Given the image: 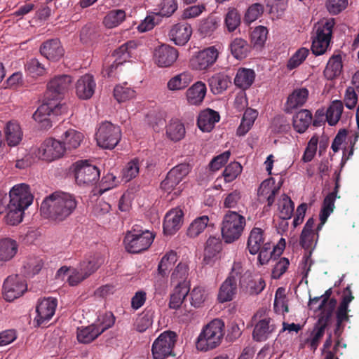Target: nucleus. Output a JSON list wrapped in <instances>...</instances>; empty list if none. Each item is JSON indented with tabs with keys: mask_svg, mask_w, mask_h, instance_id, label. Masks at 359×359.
Wrapping results in <instances>:
<instances>
[{
	"mask_svg": "<svg viewBox=\"0 0 359 359\" xmlns=\"http://www.w3.org/2000/svg\"><path fill=\"white\" fill-rule=\"evenodd\" d=\"M336 304L335 299H331L330 302H325V298L320 297L310 299L309 302L310 309L315 312L320 311V318L325 320H327L332 316Z\"/></svg>",
	"mask_w": 359,
	"mask_h": 359,
	"instance_id": "20",
	"label": "nucleus"
},
{
	"mask_svg": "<svg viewBox=\"0 0 359 359\" xmlns=\"http://www.w3.org/2000/svg\"><path fill=\"white\" fill-rule=\"evenodd\" d=\"M255 73L254 70L247 68L238 69L234 78V83L236 86L243 90L248 88L254 82Z\"/></svg>",
	"mask_w": 359,
	"mask_h": 359,
	"instance_id": "39",
	"label": "nucleus"
},
{
	"mask_svg": "<svg viewBox=\"0 0 359 359\" xmlns=\"http://www.w3.org/2000/svg\"><path fill=\"white\" fill-rule=\"evenodd\" d=\"M110 319L108 325L103 327H98L95 323L86 327H81L77 329V339L80 343L88 344L93 341L103 332L109 328L112 324Z\"/></svg>",
	"mask_w": 359,
	"mask_h": 359,
	"instance_id": "19",
	"label": "nucleus"
},
{
	"mask_svg": "<svg viewBox=\"0 0 359 359\" xmlns=\"http://www.w3.org/2000/svg\"><path fill=\"white\" fill-rule=\"evenodd\" d=\"M242 172V166L238 162H231L223 171V177L226 182H231L237 178Z\"/></svg>",
	"mask_w": 359,
	"mask_h": 359,
	"instance_id": "63",
	"label": "nucleus"
},
{
	"mask_svg": "<svg viewBox=\"0 0 359 359\" xmlns=\"http://www.w3.org/2000/svg\"><path fill=\"white\" fill-rule=\"evenodd\" d=\"M342 60L340 55H334L328 61L324 71L325 76L330 80L339 76L342 69Z\"/></svg>",
	"mask_w": 359,
	"mask_h": 359,
	"instance_id": "49",
	"label": "nucleus"
},
{
	"mask_svg": "<svg viewBox=\"0 0 359 359\" xmlns=\"http://www.w3.org/2000/svg\"><path fill=\"white\" fill-rule=\"evenodd\" d=\"M136 95L135 90L126 83L118 84L114 88V97L119 103L133 100Z\"/></svg>",
	"mask_w": 359,
	"mask_h": 359,
	"instance_id": "41",
	"label": "nucleus"
},
{
	"mask_svg": "<svg viewBox=\"0 0 359 359\" xmlns=\"http://www.w3.org/2000/svg\"><path fill=\"white\" fill-rule=\"evenodd\" d=\"M111 205L104 201H98L93 208V214L98 219H103L104 222H109L111 219Z\"/></svg>",
	"mask_w": 359,
	"mask_h": 359,
	"instance_id": "57",
	"label": "nucleus"
},
{
	"mask_svg": "<svg viewBox=\"0 0 359 359\" xmlns=\"http://www.w3.org/2000/svg\"><path fill=\"white\" fill-rule=\"evenodd\" d=\"M237 278L233 276L229 277L220 286L218 293V301L220 303L231 301L237 292Z\"/></svg>",
	"mask_w": 359,
	"mask_h": 359,
	"instance_id": "27",
	"label": "nucleus"
},
{
	"mask_svg": "<svg viewBox=\"0 0 359 359\" xmlns=\"http://www.w3.org/2000/svg\"><path fill=\"white\" fill-rule=\"evenodd\" d=\"M177 260V255L175 251L170 250L167 252L158 265V274L163 277L167 276Z\"/></svg>",
	"mask_w": 359,
	"mask_h": 359,
	"instance_id": "42",
	"label": "nucleus"
},
{
	"mask_svg": "<svg viewBox=\"0 0 359 359\" xmlns=\"http://www.w3.org/2000/svg\"><path fill=\"white\" fill-rule=\"evenodd\" d=\"M192 29L187 23L175 25L170 31V39L177 46H183L189 40Z\"/></svg>",
	"mask_w": 359,
	"mask_h": 359,
	"instance_id": "24",
	"label": "nucleus"
},
{
	"mask_svg": "<svg viewBox=\"0 0 359 359\" xmlns=\"http://www.w3.org/2000/svg\"><path fill=\"white\" fill-rule=\"evenodd\" d=\"M211 91L214 94H219L226 90L230 83V79L228 76L224 74H216L208 80Z\"/></svg>",
	"mask_w": 359,
	"mask_h": 359,
	"instance_id": "46",
	"label": "nucleus"
},
{
	"mask_svg": "<svg viewBox=\"0 0 359 359\" xmlns=\"http://www.w3.org/2000/svg\"><path fill=\"white\" fill-rule=\"evenodd\" d=\"M219 119L218 112L206 109L199 114L197 124L201 130L208 133L214 128L215 123L219 122Z\"/></svg>",
	"mask_w": 359,
	"mask_h": 359,
	"instance_id": "26",
	"label": "nucleus"
},
{
	"mask_svg": "<svg viewBox=\"0 0 359 359\" xmlns=\"http://www.w3.org/2000/svg\"><path fill=\"white\" fill-rule=\"evenodd\" d=\"M100 177V171L95 165L87 161H78L75 164L76 182L80 185H88L95 182Z\"/></svg>",
	"mask_w": 359,
	"mask_h": 359,
	"instance_id": "13",
	"label": "nucleus"
},
{
	"mask_svg": "<svg viewBox=\"0 0 359 359\" xmlns=\"http://www.w3.org/2000/svg\"><path fill=\"white\" fill-rule=\"evenodd\" d=\"M266 243L264 231L260 228H253L250 233L247 244L250 253H258Z\"/></svg>",
	"mask_w": 359,
	"mask_h": 359,
	"instance_id": "33",
	"label": "nucleus"
},
{
	"mask_svg": "<svg viewBox=\"0 0 359 359\" xmlns=\"http://www.w3.org/2000/svg\"><path fill=\"white\" fill-rule=\"evenodd\" d=\"M27 290L25 280L18 276H8L4 284V296L6 301L11 302L20 297Z\"/></svg>",
	"mask_w": 359,
	"mask_h": 359,
	"instance_id": "15",
	"label": "nucleus"
},
{
	"mask_svg": "<svg viewBox=\"0 0 359 359\" xmlns=\"http://www.w3.org/2000/svg\"><path fill=\"white\" fill-rule=\"evenodd\" d=\"M140 172V163L137 158L129 161L122 170V177L126 182H128L136 177Z\"/></svg>",
	"mask_w": 359,
	"mask_h": 359,
	"instance_id": "61",
	"label": "nucleus"
},
{
	"mask_svg": "<svg viewBox=\"0 0 359 359\" xmlns=\"http://www.w3.org/2000/svg\"><path fill=\"white\" fill-rule=\"evenodd\" d=\"M337 198L335 192H331L325 198L323 204L320 212L319 218L320 223L318 225L317 231H319L327 222L329 216L332 213L334 208V202Z\"/></svg>",
	"mask_w": 359,
	"mask_h": 359,
	"instance_id": "38",
	"label": "nucleus"
},
{
	"mask_svg": "<svg viewBox=\"0 0 359 359\" xmlns=\"http://www.w3.org/2000/svg\"><path fill=\"white\" fill-rule=\"evenodd\" d=\"M245 218L235 211H228L223 217L221 233L226 243H232L242 235L245 226Z\"/></svg>",
	"mask_w": 359,
	"mask_h": 359,
	"instance_id": "3",
	"label": "nucleus"
},
{
	"mask_svg": "<svg viewBox=\"0 0 359 359\" xmlns=\"http://www.w3.org/2000/svg\"><path fill=\"white\" fill-rule=\"evenodd\" d=\"M102 262L103 260L100 257L93 255L84 259L79 267L84 273H88V277H89L100 267Z\"/></svg>",
	"mask_w": 359,
	"mask_h": 359,
	"instance_id": "53",
	"label": "nucleus"
},
{
	"mask_svg": "<svg viewBox=\"0 0 359 359\" xmlns=\"http://www.w3.org/2000/svg\"><path fill=\"white\" fill-rule=\"evenodd\" d=\"M219 20L215 16H209L201 21L198 30L204 36L211 35L219 27Z\"/></svg>",
	"mask_w": 359,
	"mask_h": 359,
	"instance_id": "60",
	"label": "nucleus"
},
{
	"mask_svg": "<svg viewBox=\"0 0 359 359\" xmlns=\"http://www.w3.org/2000/svg\"><path fill=\"white\" fill-rule=\"evenodd\" d=\"M6 141L9 147H15L20 143L23 133L19 123L16 121L8 122L4 129Z\"/></svg>",
	"mask_w": 359,
	"mask_h": 359,
	"instance_id": "32",
	"label": "nucleus"
},
{
	"mask_svg": "<svg viewBox=\"0 0 359 359\" xmlns=\"http://www.w3.org/2000/svg\"><path fill=\"white\" fill-rule=\"evenodd\" d=\"M121 137L120 128L107 121L102 123L96 133L97 143L103 149H114L119 142Z\"/></svg>",
	"mask_w": 359,
	"mask_h": 359,
	"instance_id": "8",
	"label": "nucleus"
},
{
	"mask_svg": "<svg viewBox=\"0 0 359 359\" xmlns=\"http://www.w3.org/2000/svg\"><path fill=\"white\" fill-rule=\"evenodd\" d=\"M185 133L184 126L178 119H171L165 126L166 137L171 141H180L184 137Z\"/></svg>",
	"mask_w": 359,
	"mask_h": 359,
	"instance_id": "35",
	"label": "nucleus"
},
{
	"mask_svg": "<svg viewBox=\"0 0 359 359\" xmlns=\"http://www.w3.org/2000/svg\"><path fill=\"white\" fill-rule=\"evenodd\" d=\"M273 306L274 310L277 313L284 314L288 311L287 300L285 288L279 287L276 290Z\"/></svg>",
	"mask_w": 359,
	"mask_h": 359,
	"instance_id": "54",
	"label": "nucleus"
},
{
	"mask_svg": "<svg viewBox=\"0 0 359 359\" xmlns=\"http://www.w3.org/2000/svg\"><path fill=\"white\" fill-rule=\"evenodd\" d=\"M193 80L192 75L189 72H183L171 77L167 83V88L172 92L186 89Z\"/></svg>",
	"mask_w": 359,
	"mask_h": 359,
	"instance_id": "30",
	"label": "nucleus"
},
{
	"mask_svg": "<svg viewBox=\"0 0 359 359\" xmlns=\"http://www.w3.org/2000/svg\"><path fill=\"white\" fill-rule=\"evenodd\" d=\"M222 250V242L219 238L210 236L207 240L204 250V260L207 264L211 262Z\"/></svg>",
	"mask_w": 359,
	"mask_h": 359,
	"instance_id": "45",
	"label": "nucleus"
},
{
	"mask_svg": "<svg viewBox=\"0 0 359 359\" xmlns=\"http://www.w3.org/2000/svg\"><path fill=\"white\" fill-rule=\"evenodd\" d=\"M224 323L218 318L204 325L196 341V347L200 351H208L218 347L224 336Z\"/></svg>",
	"mask_w": 359,
	"mask_h": 359,
	"instance_id": "2",
	"label": "nucleus"
},
{
	"mask_svg": "<svg viewBox=\"0 0 359 359\" xmlns=\"http://www.w3.org/2000/svg\"><path fill=\"white\" fill-rule=\"evenodd\" d=\"M67 109V107L61 102H54L46 100L34 113L33 118L41 123L42 127L49 128L51 126L50 116L52 115H60L65 113Z\"/></svg>",
	"mask_w": 359,
	"mask_h": 359,
	"instance_id": "10",
	"label": "nucleus"
},
{
	"mask_svg": "<svg viewBox=\"0 0 359 359\" xmlns=\"http://www.w3.org/2000/svg\"><path fill=\"white\" fill-rule=\"evenodd\" d=\"M32 154L39 160L53 162L65 155V148L60 141L50 137L46 139L39 147L33 148Z\"/></svg>",
	"mask_w": 359,
	"mask_h": 359,
	"instance_id": "5",
	"label": "nucleus"
},
{
	"mask_svg": "<svg viewBox=\"0 0 359 359\" xmlns=\"http://www.w3.org/2000/svg\"><path fill=\"white\" fill-rule=\"evenodd\" d=\"M309 97V90L305 88L295 89L287 97L285 111L287 113L303 106Z\"/></svg>",
	"mask_w": 359,
	"mask_h": 359,
	"instance_id": "28",
	"label": "nucleus"
},
{
	"mask_svg": "<svg viewBox=\"0 0 359 359\" xmlns=\"http://www.w3.org/2000/svg\"><path fill=\"white\" fill-rule=\"evenodd\" d=\"M280 186V184H276L273 178L266 179L260 184L258 189V196L266 199L268 205L271 206L274 202V196L279 190Z\"/></svg>",
	"mask_w": 359,
	"mask_h": 359,
	"instance_id": "29",
	"label": "nucleus"
},
{
	"mask_svg": "<svg viewBox=\"0 0 359 359\" xmlns=\"http://www.w3.org/2000/svg\"><path fill=\"white\" fill-rule=\"evenodd\" d=\"M209 291L203 286H196L190 292L191 306L198 308L208 299Z\"/></svg>",
	"mask_w": 359,
	"mask_h": 359,
	"instance_id": "52",
	"label": "nucleus"
},
{
	"mask_svg": "<svg viewBox=\"0 0 359 359\" xmlns=\"http://www.w3.org/2000/svg\"><path fill=\"white\" fill-rule=\"evenodd\" d=\"M6 209V214L4 217L5 222L11 226H15L22 222L24 212L26 209L18 205H13L8 203Z\"/></svg>",
	"mask_w": 359,
	"mask_h": 359,
	"instance_id": "44",
	"label": "nucleus"
},
{
	"mask_svg": "<svg viewBox=\"0 0 359 359\" xmlns=\"http://www.w3.org/2000/svg\"><path fill=\"white\" fill-rule=\"evenodd\" d=\"M154 239L152 232L133 229L126 234L123 243L128 252L139 253L148 249Z\"/></svg>",
	"mask_w": 359,
	"mask_h": 359,
	"instance_id": "4",
	"label": "nucleus"
},
{
	"mask_svg": "<svg viewBox=\"0 0 359 359\" xmlns=\"http://www.w3.org/2000/svg\"><path fill=\"white\" fill-rule=\"evenodd\" d=\"M334 25V20L330 19L324 24H319L316 27V35L313 38L311 46V50L314 55H323L327 49Z\"/></svg>",
	"mask_w": 359,
	"mask_h": 359,
	"instance_id": "9",
	"label": "nucleus"
},
{
	"mask_svg": "<svg viewBox=\"0 0 359 359\" xmlns=\"http://www.w3.org/2000/svg\"><path fill=\"white\" fill-rule=\"evenodd\" d=\"M278 208L279 217L284 220H287L291 218L294 205L289 196L283 194L278 200Z\"/></svg>",
	"mask_w": 359,
	"mask_h": 359,
	"instance_id": "48",
	"label": "nucleus"
},
{
	"mask_svg": "<svg viewBox=\"0 0 359 359\" xmlns=\"http://www.w3.org/2000/svg\"><path fill=\"white\" fill-rule=\"evenodd\" d=\"M314 220L310 218L307 220L301 234L300 243L305 249H310L316 243L318 233L313 231Z\"/></svg>",
	"mask_w": 359,
	"mask_h": 359,
	"instance_id": "34",
	"label": "nucleus"
},
{
	"mask_svg": "<svg viewBox=\"0 0 359 359\" xmlns=\"http://www.w3.org/2000/svg\"><path fill=\"white\" fill-rule=\"evenodd\" d=\"M95 82L91 75L82 76L76 83V95L82 100L90 98L95 92Z\"/></svg>",
	"mask_w": 359,
	"mask_h": 359,
	"instance_id": "22",
	"label": "nucleus"
},
{
	"mask_svg": "<svg viewBox=\"0 0 359 359\" xmlns=\"http://www.w3.org/2000/svg\"><path fill=\"white\" fill-rule=\"evenodd\" d=\"M229 48L233 56L238 60L246 57L249 52V45L242 38H235L231 42Z\"/></svg>",
	"mask_w": 359,
	"mask_h": 359,
	"instance_id": "47",
	"label": "nucleus"
},
{
	"mask_svg": "<svg viewBox=\"0 0 359 359\" xmlns=\"http://www.w3.org/2000/svg\"><path fill=\"white\" fill-rule=\"evenodd\" d=\"M224 24L229 32L235 31L241 24V16L238 11L233 8L228 10L225 15Z\"/></svg>",
	"mask_w": 359,
	"mask_h": 359,
	"instance_id": "59",
	"label": "nucleus"
},
{
	"mask_svg": "<svg viewBox=\"0 0 359 359\" xmlns=\"http://www.w3.org/2000/svg\"><path fill=\"white\" fill-rule=\"evenodd\" d=\"M243 204L242 194L238 190H234L228 194L224 199V207L226 208H236Z\"/></svg>",
	"mask_w": 359,
	"mask_h": 359,
	"instance_id": "64",
	"label": "nucleus"
},
{
	"mask_svg": "<svg viewBox=\"0 0 359 359\" xmlns=\"http://www.w3.org/2000/svg\"><path fill=\"white\" fill-rule=\"evenodd\" d=\"M57 299L52 297L40 300L36 307V316L34 321L38 326L48 321L54 315L57 307Z\"/></svg>",
	"mask_w": 359,
	"mask_h": 359,
	"instance_id": "16",
	"label": "nucleus"
},
{
	"mask_svg": "<svg viewBox=\"0 0 359 359\" xmlns=\"http://www.w3.org/2000/svg\"><path fill=\"white\" fill-rule=\"evenodd\" d=\"M178 52L176 48L163 44L157 47L154 53L155 63L160 67H170L177 60Z\"/></svg>",
	"mask_w": 359,
	"mask_h": 359,
	"instance_id": "17",
	"label": "nucleus"
},
{
	"mask_svg": "<svg viewBox=\"0 0 359 359\" xmlns=\"http://www.w3.org/2000/svg\"><path fill=\"white\" fill-rule=\"evenodd\" d=\"M18 249L17 242L11 238L0 239V262L11 260L16 255Z\"/></svg>",
	"mask_w": 359,
	"mask_h": 359,
	"instance_id": "37",
	"label": "nucleus"
},
{
	"mask_svg": "<svg viewBox=\"0 0 359 359\" xmlns=\"http://www.w3.org/2000/svg\"><path fill=\"white\" fill-rule=\"evenodd\" d=\"M9 203L27 209L33 202V195L27 184H18L9 191Z\"/></svg>",
	"mask_w": 359,
	"mask_h": 359,
	"instance_id": "14",
	"label": "nucleus"
},
{
	"mask_svg": "<svg viewBox=\"0 0 359 359\" xmlns=\"http://www.w3.org/2000/svg\"><path fill=\"white\" fill-rule=\"evenodd\" d=\"M72 78L67 74L55 76L47 83L46 100L60 102L72 87Z\"/></svg>",
	"mask_w": 359,
	"mask_h": 359,
	"instance_id": "7",
	"label": "nucleus"
},
{
	"mask_svg": "<svg viewBox=\"0 0 359 359\" xmlns=\"http://www.w3.org/2000/svg\"><path fill=\"white\" fill-rule=\"evenodd\" d=\"M344 106L340 100H334L326 112V119L330 126H335L339 121Z\"/></svg>",
	"mask_w": 359,
	"mask_h": 359,
	"instance_id": "50",
	"label": "nucleus"
},
{
	"mask_svg": "<svg viewBox=\"0 0 359 359\" xmlns=\"http://www.w3.org/2000/svg\"><path fill=\"white\" fill-rule=\"evenodd\" d=\"M222 48L212 46L194 53L189 60V67L194 71H205L217 61Z\"/></svg>",
	"mask_w": 359,
	"mask_h": 359,
	"instance_id": "6",
	"label": "nucleus"
},
{
	"mask_svg": "<svg viewBox=\"0 0 359 359\" xmlns=\"http://www.w3.org/2000/svg\"><path fill=\"white\" fill-rule=\"evenodd\" d=\"M209 222L210 219L207 215L196 217L189 224L187 229V236L190 238L198 236L208 227Z\"/></svg>",
	"mask_w": 359,
	"mask_h": 359,
	"instance_id": "43",
	"label": "nucleus"
},
{
	"mask_svg": "<svg viewBox=\"0 0 359 359\" xmlns=\"http://www.w3.org/2000/svg\"><path fill=\"white\" fill-rule=\"evenodd\" d=\"M125 19L126 13L123 10H112L104 18L103 24L106 27L111 29L118 26Z\"/></svg>",
	"mask_w": 359,
	"mask_h": 359,
	"instance_id": "51",
	"label": "nucleus"
},
{
	"mask_svg": "<svg viewBox=\"0 0 359 359\" xmlns=\"http://www.w3.org/2000/svg\"><path fill=\"white\" fill-rule=\"evenodd\" d=\"M76 206L74 196L67 192L55 191L43 199L40 210L44 217L60 222L69 217Z\"/></svg>",
	"mask_w": 359,
	"mask_h": 359,
	"instance_id": "1",
	"label": "nucleus"
},
{
	"mask_svg": "<svg viewBox=\"0 0 359 359\" xmlns=\"http://www.w3.org/2000/svg\"><path fill=\"white\" fill-rule=\"evenodd\" d=\"M189 170V166L186 163L176 165L168 172L165 179L161 182V189L168 193L174 191V194H178L181 191V187L177 186L188 175Z\"/></svg>",
	"mask_w": 359,
	"mask_h": 359,
	"instance_id": "12",
	"label": "nucleus"
},
{
	"mask_svg": "<svg viewBox=\"0 0 359 359\" xmlns=\"http://www.w3.org/2000/svg\"><path fill=\"white\" fill-rule=\"evenodd\" d=\"M274 330L275 326L271 323V318L264 316L255 324L252 332L253 339L257 341H265L270 337Z\"/></svg>",
	"mask_w": 359,
	"mask_h": 359,
	"instance_id": "25",
	"label": "nucleus"
},
{
	"mask_svg": "<svg viewBox=\"0 0 359 359\" xmlns=\"http://www.w3.org/2000/svg\"><path fill=\"white\" fill-rule=\"evenodd\" d=\"M26 72L32 77H38L46 73V69L36 58L29 60L25 65Z\"/></svg>",
	"mask_w": 359,
	"mask_h": 359,
	"instance_id": "58",
	"label": "nucleus"
},
{
	"mask_svg": "<svg viewBox=\"0 0 359 359\" xmlns=\"http://www.w3.org/2000/svg\"><path fill=\"white\" fill-rule=\"evenodd\" d=\"M40 52L42 55L50 61H57L64 55V49L58 39H52L44 42Z\"/></svg>",
	"mask_w": 359,
	"mask_h": 359,
	"instance_id": "23",
	"label": "nucleus"
},
{
	"mask_svg": "<svg viewBox=\"0 0 359 359\" xmlns=\"http://www.w3.org/2000/svg\"><path fill=\"white\" fill-rule=\"evenodd\" d=\"M309 50L306 48H300L290 57L287 63V69L290 71L298 67L306 59Z\"/></svg>",
	"mask_w": 359,
	"mask_h": 359,
	"instance_id": "55",
	"label": "nucleus"
},
{
	"mask_svg": "<svg viewBox=\"0 0 359 359\" xmlns=\"http://www.w3.org/2000/svg\"><path fill=\"white\" fill-rule=\"evenodd\" d=\"M184 212L180 208L169 210L164 218L163 231L165 234L172 235L176 233L183 224Z\"/></svg>",
	"mask_w": 359,
	"mask_h": 359,
	"instance_id": "18",
	"label": "nucleus"
},
{
	"mask_svg": "<svg viewBox=\"0 0 359 359\" xmlns=\"http://www.w3.org/2000/svg\"><path fill=\"white\" fill-rule=\"evenodd\" d=\"M84 136L82 133L74 129L67 130L61 136L60 141L67 149H74L79 147L83 142Z\"/></svg>",
	"mask_w": 359,
	"mask_h": 359,
	"instance_id": "36",
	"label": "nucleus"
},
{
	"mask_svg": "<svg viewBox=\"0 0 359 359\" xmlns=\"http://www.w3.org/2000/svg\"><path fill=\"white\" fill-rule=\"evenodd\" d=\"M312 121V114L307 109L298 111L293 117V126L299 133H303L310 126Z\"/></svg>",
	"mask_w": 359,
	"mask_h": 359,
	"instance_id": "40",
	"label": "nucleus"
},
{
	"mask_svg": "<svg viewBox=\"0 0 359 359\" xmlns=\"http://www.w3.org/2000/svg\"><path fill=\"white\" fill-rule=\"evenodd\" d=\"M268 30L264 26H258L255 28L251 34V42L255 47L261 48L265 43L267 39Z\"/></svg>",
	"mask_w": 359,
	"mask_h": 359,
	"instance_id": "62",
	"label": "nucleus"
},
{
	"mask_svg": "<svg viewBox=\"0 0 359 359\" xmlns=\"http://www.w3.org/2000/svg\"><path fill=\"white\" fill-rule=\"evenodd\" d=\"M176 341V335L173 332L165 331L156 339L151 346L154 359H165L172 355Z\"/></svg>",
	"mask_w": 359,
	"mask_h": 359,
	"instance_id": "11",
	"label": "nucleus"
},
{
	"mask_svg": "<svg viewBox=\"0 0 359 359\" xmlns=\"http://www.w3.org/2000/svg\"><path fill=\"white\" fill-rule=\"evenodd\" d=\"M136 47L137 43L133 41H130L121 45L115 50L114 55L116 56V60L111 65L109 71L107 73L108 76H111L112 75L114 68L116 69L119 65H122L123 63L128 61V60L132 57L133 50Z\"/></svg>",
	"mask_w": 359,
	"mask_h": 359,
	"instance_id": "21",
	"label": "nucleus"
},
{
	"mask_svg": "<svg viewBox=\"0 0 359 359\" xmlns=\"http://www.w3.org/2000/svg\"><path fill=\"white\" fill-rule=\"evenodd\" d=\"M324 333L325 325L316 326L311 332L310 337L304 341L303 346L308 345L311 350L316 351Z\"/></svg>",
	"mask_w": 359,
	"mask_h": 359,
	"instance_id": "56",
	"label": "nucleus"
},
{
	"mask_svg": "<svg viewBox=\"0 0 359 359\" xmlns=\"http://www.w3.org/2000/svg\"><path fill=\"white\" fill-rule=\"evenodd\" d=\"M207 88L202 81H197L189 87L186 92L187 102L192 105H198L204 100Z\"/></svg>",
	"mask_w": 359,
	"mask_h": 359,
	"instance_id": "31",
	"label": "nucleus"
}]
</instances>
